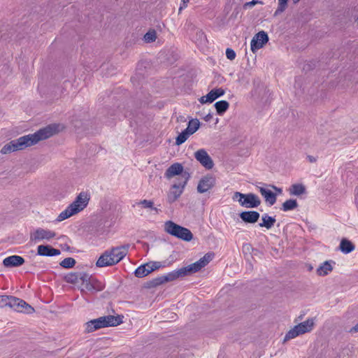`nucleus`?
Wrapping results in <instances>:
<instances>
[{"mask_svg":"<svg viewBox=\"0 0 358 358\" xmlns=\"http://www.w3.org/2000/svg\"><path fill=\"white\" fill-rule=\"evenodd\" d=\"M199 101H200V103H201L202 104H203V103H210V101H207V99H206V96H201V97L199 99Z\"/></svg>","mask_w":358,"mask_h":358,"instance_id":"de8ad7c7","label":"nucleus"},{"mask_svg":"<svg viewBox=\"0 0 358 358\" xmlns=\"http://www.w3.org/2000/svg\"><path fill=\"white\" fill-rule=\"evenodd\" d=\"M236 52L231 48H227L226 50V56L227 58L229 60H234L236 57Z\"/></svg>","mask_w":358,"mask_h":358,"instance_id":"79ce46f5","label":"nucleus"},{"mask_svg":"<svg viewBox=\"0 0 358 358\" xmlns=\"http://www.w3.org/2000/svg\"><path fill=\"white\" fill-rule=\"evenodd\" d=\"M191 135L192 134L189 133V131L186 128L181 133H180L178 135V136L176 138V145H180L182 144L187 140V138Z\"/></svg>","mask_w":358,"mask_h":358,"instance_id":"7c9ffc66","label":"nucleus"},{"mask_svg":"<svg viewBox=\"0 0 358 358\" xmlns=\"http://www.w3.org/2000/svg\"><path fill=\"white\" fill-rule=\"evenodd\" d=\"M8 307L17 312H23L27 314L34 312V308L24 301L10 296Z\"/></svg>","mask_w":358,"mask_h":358,"instance_id":"9d476101","label":"nucleus"},{"mask_svg":"<svg viewBox=\"0 0 358 358\" xmlns=\"http://www.w3.org/2000/svg\"><path fill=\"white\" fill-rule=\"evenodd\" d=\"M213 117V115L209 113L208 114H207L204 117V120L206 121V122H209Z\"/></svg>","mask_w":358,"mask_h":358,"instance_id":"8fccbe9b","label":"nucleus"},{"mask_svg":"<svg viewBox=\"0 0 358 358\" xmlns=\"http://www.w3.org/2000/svg\"><path fill=\"white\" fill-rule=\"evenodd\" d=\"M56 236V233L50 229L36 228L30 233V241L36 243L41 241H50Z\"/></svg>","mask_w":358,"mask_h":358,"instance_id":"6e6552de","label":"nucleus"},{"mask_svg":"<svg viewBox=\"0 0 358 358\" xmlns=\"http://www.w3.org/2000/svg\"><path fill=\"white\" fill-rule=\"evenodd\" d=\"M312 269H313V267H312L311 266H310V267H309V270L310 271V270H312Z\"/></svg>","mask_w":358,"mask_h":358,"instance_id":"5fc2aeb1","label":"nucleus"},{"mask_svg":"<svg viewBox=\"0 0 358 358\" xmlns=\"http://www.w3.org/2000/svg\"><path fill=\"white\" fill-rule=\"evenodd\" d=\"M215 177L211 174H207L202 177L197 186V191L199 193H205L213 188L215 185Z\"/></svg>","mask_w":358,"mask_h":358,"instance_id":"ddd939ff","label":"nucleus"},{"mask_svg":"<svg viewBox=\"0 0 358 358\" xmlns=\"http://www.w3.org/2000/svg\"><path fill=\"white\" fill-rule=\"evenodd\" d=\"M239 10H240V7L239 6H237L235 9H234V12H236V13H238L239 12Z\"/></svg>","mask_w":358,"mask_h":358,"instance_id":"603ef678","label":"nucleus"},{"mask_svg":"<svg viewBox=\"0 0 358 358\" xmlns=\"http://www.w3.org/2000/svg\"><path fill=\"white\" fill-rule=\"evenodd\" d=\"M213 253L208 252L196 262L191 264L194 271L196 273L205 267L213 259Z\"/></svg>","mask_w":358,"mask_h":358,"instance_id":"a211bd4d","label":"nucleus"},{"mask_svg":"<svg viewBox=\"0 0 358 358\" xmlns=\"http://www.w3.org/2000/svg\"><path fill=\"white\" fill-rule=\"evenodd\" d=\"M307 159L311 163H314V162H315L317 161V159L315 157L312 156V155H308L307 156Z\"/></svg>","mask_w":358,"mask_h":358,"instance_id":"09e8293b","label":"nucleus"},{"mask_svg":"<svg viewBox=\"0 0 358 358\" xmlns=\"http://www.w3.org/2000/svg\"><path fill=\"white\" fill-rule=\"evenodd\" d=\"M331 262V261H325L317 269V274L320 276L328 275V273L333 270Z\"/></svg>","mask_w":358,"mask_h":358,"instance_id":"393cba45","label":"nucleus"},{"mask_svg":"<svg viewBox=\"0 0 358 358\" xmlns=\"http://www.w3.org/2000/svg\"><path fill=\"white\" fill-rule=\"evenodd\" d=\"M268 41V36L266 32L264 31L258 32L254 36L251 41V50L255 52L257 50L262 48Z\"/></svg>","mask_w":358,"mask_h":358,"instance_id":"f8f14e48","label":"nucleus"},{"mask_svg":"<svg viewBox=\"0 0 358 358\" xmlns=\"http://www.w3.org/2000/svg\"><path fill=\"white\" fill-rule=\"evenodd\" d=\"M164 283H165L164 275H161L147 281L144 284V287L147 289H151L157 287Z\"/></svg>","mask_w":358,"mask_h":358,"instance_id":"bb28decb","label":"nucleus"},{"mask_svg":"<svg viewBox=\"0 0 358 358\" xmlns=\"http://www.w3.org/2000/svg\"><path fill=\"white\" fill-rule=\"evenodd\" d=\"M181 273V275L182 277L192 275L194 273H196L192 266V264H189L187 266L182 267L179 268Z\"/></svg>","mask_w":358,"mask_h":358,"instance_id":"4c0bfd02","label":"nucleus"},{"mask_svg":"<svg viewBox=\"0 0 358 358\" xmlns=\"http://www.w3.org/2000/svg\"><path fill=\"white\" fill-rule=\"evenodd\" d=\"M181 1L182 3L179 8V13H180L182 9L185 8L187 6V3H189V0H182Z\"/></svg>","mask_w":358,"mask_h":358,"instance_id":"a18cd8bd","label":"nucleus"},{"mask_svg":"<svg viewBox=\"0 0 358 358\" xmlns=\"http://www.w3.org/2000/svg\"><path fill=\"white\" fill-rule=\"evenodd\" d=\"M129 244L113 248V265L120 262L128 253Z\"/></svg>","mask_w":358,"mask_h":358,"instance_id":"2eb2a0df","label":"nucleus"},{"mask_svg":"<svg viewBox=\"0 0 358 358\" xmlns=\"http://www.w3.org/2000/svg\"><path fill=\"white\" fill-rule=\"evenodd\" d=\"M200 127V122L198 119L191 120L187 124V130L191 134H194Z\"/></svg>","mask_w":358,"mask_h":358,"instance_id":"473e14b6","label":"nucleus"},{"mask_svg":"<svg viewBox=\"0 0 358 358\" xmlns=\"http://www.w3.org/2000/svg\"><path fill=\"white\" fill-rule=\"evenodd\" d=\"M134 275L138 278L148 275L150 273H151L149 268V264H147V263L141 264L134 271Z\"/></svg>","mask_w":358,"mask_h":358,"instance_id":"a878e982","label":"nucleus"},{"mask_svg":"<svg viewBox=\"0 0 358 358\" xmlns=\"http://www.w3.org/2000/svg\"><path fill=\"white\" fill-rule=\"evenodd\" d=\"M147 264H149V268L151 273L162 266V262H149L147 263Z\"/></svg>","mask_w":358,"mask_h":358,"instance_id":"ea45409f","label":"nucleus"},{"mask_svg":"<svg viewBox=\"0 0 358 358\" xmlns=\"http://www.w3.org/2000/svg\"><path fill=\"white\" fill-rule=\"evenodd\" d=\"M299 1H300V0H293V2H294V3H298Z\"/></svg>","mask_w":358,"mask_h":358,"instance_id":"864d4df0","label":"nucleus"},{"mask_svg":"<svg viewBox=\"0 0 358 358\" xmlns=\"http://www.w3.org/2000/svg\"><path fill=\"white\" fill-rule=\"evenodd\" d=\"M96 266L99 267H103L110 266L112 264V251L107 250L101 257L96 262Z\"/></svg>","mask_w":358,"mask_h":358,"instance_id":"aec40b11","label":"nucleus"},{"mask_svg":"<svg viewBox=\"0 0 358 358\" xmlns=\"http://www.w3.org/2000/svg\"><path fill=\"white\" fill-rule=\"evenodd\" d=\"M224 93L225 91L222 88H215L210 90L206 95V97L207 99V101H210V103H213L215 99L223 96Z\"/></svg>","mask_w":358,"mask_h":358,"instance_id":"5701e85b","label":"nucleus"},{"mask_svg":"<svg viewBox=\"0 0 358 358\" xmlns=\"http://www.w3.org/2000/svg\"><path fill=\"white\" fill-rule=\"evenodd\" d=\"M287 1L288 0H278V7L275 12V15H277L285 10L287 7Z\"/></svg>","mask_w":358,"mask_h":358,"instance_id":"58836bf2","label":"nucleus"},{"mask_svg":"<svg viewBox=\"0 0 358 358\" xmlns=\"http://www.w3.org/2000/svg\"><path fill=\"white\" fill-rule=\"evenodd\" d=\"M259 192L264 197L266 202L273 206L276 202V194L271 190L264 187H259Z\"/></svg>","mask_w":358,"mask_h":358,"instance_id":"412c9836","label":"nucleus"},{"mask_svg":"<svg viewBox=\"0 0 358 358\" xmlns=\"http://www.w3.org/2000/svg\"><path fill=\"white\" fill-rule=\"evenodd\" d=\"M64 127L61 124H52L34 134L25 135L6 144L1 150L2 154H8L31 146L40 141L46 139L62 131Z\"/></svg>","mask_w":358,"mask_h":358,"instance_id":"f257e3e1","label":"nucleus"},{"mask_svg":"<svg viewBox=\"0 0 358 358\" xmlns=\"http://www.w3.org/2000/svg\"><path fill=\"white\" fill-rule=\"evenodd\" d=\"M262 222L259 223V226L260 227H265L267 229L272 228L276 222L275 217L269 216L266 213L262 216Z\"/></svg>","mask_w":358,"mask_h":358,"instance_id":"4be33fe9","label":"nucleus"},{"mask_svg":"<svg viewBox=\"0 0 358 358\" xmlns=\"http://www.w3.org/2000/svg\"><path fill=\"white\" fill-rule=\"evenodd\" d=\"M182 182L172 185L170 192L169 193L167 197V201L169 203H173L180 196L184 189L182 188Z\"/></svg>","mask_w":358,"mask_h":358,"instance_id":"dca6fc26","label":"nucleus"},{"mask_svg":"<svg viewBox=\"0 0 358 358\" xmlns=\"http://www.w3.org/2000/svg\"><path fill=\"white\" fill-rule=\"evenodd\" d=\"M180 175L184 179L182 184V188H184L187 181L190 178V174L188 171L183 170V166L180 163H174L171 165L166 171L164 176L166 178L170 179L176 176Z\"/></svg>","mask_w":358,"mask_h":358,"instance_id":"0eeeda50","label":"nucleus"},{"mask_svg":"<svg viewBox=\"0 0 358 358\" xmlns=\"http://www.w3.org/2000/svg\"><path fill=\"white\" fill-rule=\"evenodd\" d=\"M60 250L50 245H40L37 247V254L40 256L52 257L60 255Z\"/></svg>","mask_w":358,"mask_h":358,"instance_id":"f3484780","label":"nucleus"},{"mask_svg":"<svg viewBox=\"0 0 358 358\" xmlns=\"http://www.w3.org/2000/svg\"><path fill=\"white\" fill-rule=\"evenodd\" d=\"M195 159L207 170L214 166V162L205 149H199L194 152Z\"/></svg>","mask_w":358,"mask_h":358,"instance_id":"9b49d317","label":"nucleus"},{"mask_svg":"<svg viewBox=\"0 0 358 358\" xmlns=\"http://www.w3.org/2000/svg\"><path fill=\"white\" fill-rule=\"evenodd\" d=\"M239 217L246 224H255L259 220L260 214L257 211L248 210L239 213Z\"/></svg>","mask_w":358,"mask_h":358,"instance_id":"4468645a","label":"nucleus"},{"mask_svg":"<svg viewBox=\"0 0 358 358\" xmlns=\"http://www.w3.org/2000/svg\"><path fill=\"white\" fill-rule=\"evenodd\" d=\"M112 326V315L100 317L85 324V331L91 333L96 330Z\"/></svg>","mask_w":358,"mask_h":358,"instance_id":"423d86ee","label":"nucleus"},{"mask_svg":"<svg viewBox=\"0 0 358 358\" xmlns=\"http://www.w3.org/2000/svg\"><path fill=\"white\" fill-rule=\"evenodd\" d=\"M79 288L82 292L99 289L96 280L85 273H80Z\"/></svg>","mask_w":358,"mask_h":358,"instance_id":"1a4fd4ad","label":"nucleus"},{"mask_svg":"<svg viewBox=\"0 0 358 358\" xmlns=\"http://www.w3.org/2000/svg\"><path fill=\"white\" fill-rule=\"evenodd\" d=\"M271 188H273L274 190H275L278 193L281 194L282 193V189L280 187H278L273 185H270Z\"/></svg>","mask_w":358,"mask_h":358,"instance_id":"3c124183","label":"nucleus"},{"mask_svg":"<svg viewBox=\"0 0 358 358\" xmlns=\"http://www.w3.org/2000/svg\"><path fill=\"white\" fill-rule=\"evenodd\" d=\"M144 41L146 43H152L154 42L157 38V32L155 29H150L149 30L145 35H144Z\"/></svg>","mask_w":358,"mask_h":358,"instance_id":"f704fd0d","label":"nucleus"},{"mask_svg":"<svg viewBox=\"0 0 358 358\" xmlns=\"http://www.w3.org/2000/svg\"><path fill=\"white\" fill-rule=\"evenodd\" d=\"M232 198L237 200L241 206L247 208H257L262 202L259 197L253 193L243 194L236 192Z\"/></svg>","mask_w":358,"mask_h":358,"instance_id":"20e7f679","label":"nucleus"},{"mask_svg":"<svg viewBox=\"0 0 358 358\" xmlns=\"http://www.w3.org/2000/svg\"><path fill=\"white\" fill-rule=\"evenodd\" d=\"M217 113L219 115H222L229 108V103L228 101L225 100H221L219 101H217L214 105Z\"/></svg>","mask_w":358,"mask_h":358,"instance_id":"cd10ccee","label":"nucleus"},{"mask_svg":"<svg viewBox=\"0 0 358 358\" xmlns=\"http://www.w3.org/2000/svg\"><path fill=\"white\" fill-rule=\"evenodd\" d=\"M164 231L169 234L184 241L189 242L193 238V234L189 229L182 227L171 220L166 221L164 223Z\"/></svg>","mask_w":358,"mask_h":358,"instance_id":"7ed1b4c3","label":"nucleus"},{"mask_svg":"<svg viewBox=\"0 0 358 358\" xmlns=\"http://www.w3.org/2000/svg\"><path fill=\"white\" fill-rule=\"evenodd\" d=\"M24 259L18 255H12L5 258L3 264L6 267H15L22 265Z\"/></svg>","mask_w":358,"mask_h":358,"instance_id":"6ab92c4d","label":"nucleus"},{"mask_svg":"<svg viewBox=\"0 0 358 358\" xmlns=\"http://www.w3.org/2000/svg\"><path fill=\"white\" fill-rule=\"evenodd\" d=\"M10 296L1 295L0 296V308L8 307L9 306V300Z\"/></svg>","mask_w":358,"mask_h":358,"instance_id":"a19ab883","label":"nucleus"},{"mask_svg":"<svg viewBox=\"0 0 358 358\" xmlns=\"http://www.w3.org/2000/svg\"><path fill=\"white\" fill-rule=\"evenodd\" d=\"M90 197L86 192H80L76 200L64 210L61 212L56 219L59 222L82 211L88 204Z\"/></svg>","mask_w":358,"mask_h":358,"instance_id":"f03ea898","label":"nucleus"},{"mask_svg":"<svg viewBox=\"0 0 358 358\" xmlns=\"http://www.w3.org/2000/svg\"><path fill=\"white\" fill-rule=\"evenodd\" d=\"M76 264V260L72 257L65 258L60 262V266L65 268H72Z\"/></svg>","mask_w":358,"mask_h":358,"instance_id":"c9c22d12","label":"nucleus"},{"mask_svg":"<svg viewBox=\"0 0 358 358\" xmlns=\"http://www.w3.org/2000/svg\"><path fill=\"white\" fill-rule=\"evenodd\" d=\"M314 318H308L306 321L295 325L285 336L284 342L292 339L301 334L310 332L314 327Z\"/></svg>","mask_w":358,"mask_h":358,"instance_id":"39448f33","label":"nucleus"},{"mask_svg":"<svg viewBox=\"0 0 358 358\" xmlns=\"http://www.w3.org/2000/svg\"><path fill=\"white\" fill-rule=\"evenodd\" d=\"M350 333H357L358 332V323L357 324H355L354 327H352L350 331H349Z\"/></svg>","mask_w":358,"mask_h":358,"instance_id":"49530a36","label":"nucleus"},{"mask_svg":"<svg viewBox=\"0 0 358 358\" xmlns=\"http://www.w3.org/2000/svg\"><path fill=\"white\" fill-rule=\"evenodd\" d=\"M306 192L305 186L302 184H294L289 188V193L292 195L299 196Z\"/></svg>","mask_w":358,"mask_h":358,"instance_id":"c85d7f7f","label":"nucleus"},{"mask_svg":"<svg viewBox=\"0 0 358 358\" xmlns=\"http://www.w3.org/2000/svg\"><path fill=\"white\" fill-rule=\"evenodd\" d=\"M80 278V273H79V274L70 273L66 276V282H70V283L79 285Z\"/></svg>","mask_w":358,"mask_h":358,"instance_id":"e433bc0d","label":"nucleus"},{"mask_svg":"<svg viewBox=\"0 0 358 358\" xmlns=\"http://www.w3.org/2000/svg\"><path fill=\"white\" fill-rule=\"evenodd\" d=\"M355 248V245L349 240L343 238L340 243L339 249L344 254L352 252Z\"/></svg>","mask_w":358,"mask_h":358,"instance_id":"b1692460","label":"nucleus"},{"mask_svg":"<svg viewBox=\"0 0 358 358\" xmlns=\"http://www.w3.org/2000/svg\"><path fill=\"white\" fill-rule=\"evenodd\" d=\"M180 277H182L180 269L173 271L166 275H164L165 282L173 281Z\"/></svg>","mask_w":358,"mask_h":358,"instance_id":"2f4dec72","label":"nucleus"},{"mask_svg":"<svg viewBox=\"0 0 358 358\" xmlns=\"http://www.w3.org/2000/svg\"><path fill=\"white\" fill-rule=\"evenodd\" d=\"M124 316L122 315H113V327L117 326L122 323Z\"/></svg>","mask_w":358,"mask_h":358,"instance_id":"37998d69","label":"nucleus"},{"mask_svg":"<svg viewBox=\"0 0 358 358\" xmlns=\"http://www.w3.org/2000/svg\"><path fill=\"white\" fill-rule=\"evenodd\" d=\"M298 207V203L296 199H288L282 205L281 210L283 211L292 210Z\"/></svg>","mask_w":358,"mask_h":358,"instance_id":"c756f323","label":"nucleus"},{"mask_svg":"<svg viewBox=\"0 0 358 358\" xmlns=\"http://www.w3.org/2000/svg\"><path fill=\"white\" fill-rule=\"evenodd\" d=\"M257 3L263 4V2L259 0H252L251 1L245 3L243 7L244 9H248V8L252 7Z\"/></svg>","mask_w":358,"mask_h":358,"instance_id":"c03bdc74","label":"nucleus"},{"mask_svg":"<svg viewBox=\"0 0 358 358\" xmlns=\"http://www.w3.org/2000/svg\"><path fill=\"white\" fill-rule=\"evenodd\" d=\"M136 204L141 205L144 208H150L155 210L156 213H159V210L154 207V203L150 200L143 199L136 203Z\"/></svg>","mask_w":358,"mask_h":358,"instance_id":"72a5a7b5","label":"nucleus"}]
</instances>
